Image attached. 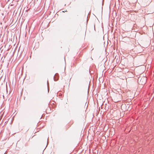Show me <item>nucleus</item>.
<instances>
[{
	"label": "nucleus",
	"mask_w": 154,
	"mask_h": 154,
	"mask_svg": "<svg viewBox=\"0 0 154 154\" xmlns=\"http://www.w3.org/2000/svg\"><path fill=\"white\" fill-rule=\"evenodd\" d=\"M62 94L61 93L59 94V96H62Z\"/></svg>",
	"instance_id": "nucleus-5"
},
{
	"label": "nucleus",
	"mask_w": 154,
	"mask_h": 154,
	"mask_svg": "<svg viewBox=\"0 0 154 154\" xmlns=\"http://www.w3.org/2000/svg\"><path fill=\"white\" fill-rule=\"evenodd\" d=\"M140 79V82L142 84H144L145 83L146 78L145 77H143L140 79V78H139L138 80H139Z\"/></svg>",
	"instance_id": "nucleus-1"
},
{
	"label": "nucleus",
	"mask_w": 154,
	"mask_h": 154,
	"mask_svg": "<svg viewBox=\"0 0 154 154\" xmlns=\"http://www.w3.org/2000/svg\"><path fill=\"white\" fill-rule=\"evenodd\" d=\"M54 79L55 81H56L57 79H56L55 78V76L54 77Z\"/></svg>",
	"instance_id": "nucleus-3"
},
{
	"label": "nucleus",
	"mask_w": 154,
	"mask_h": 154,
	"mask_svg": "<svg viewBox=\"0 0 154 154\" xmlns=\"http://www.w3.org/2000/svg\"><path fill=\"white\" fill-rule=\"evenodd\" d=\"M117 97H121V96L120 94H118L115 97H114V100L115 101L118 102L120 101L121 98H117Z\"/></svg>",
	"instance_id": "nucleus-2"
},
{
	"label": "nucleus",
	"mask_w": 154,
	"mask_h": 154,
	"mask_svg": "<svg viewBox=\"0 0 154 154\" xmlns=\"http://www.w3.org/2000/svg\"><path fill=\"white\" fill-rule=\"evenodd\" d=\"M48 91H49V86H48Z\"/></svg>",
	"instance_id": "nucleus-4"
}]
</instances>
